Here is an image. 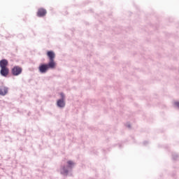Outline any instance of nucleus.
I'll list each match as a JSON object with an SVG mask.
<instances>
[{
    "mask_svg": "<svg viewBox=\"0 0 179 179\" xmlns=\"http://www.w3.org/2000/svg\"><path fill=\"white\" fill-rule=\"evenodd\" d=\"M53 63L42 64L39 66L38 69L41 73H45L48 69H55Z\"/></svg>",
    "mask_w": 179,
    "mask_h": 179,
    "instance_id": "nucleus-2",
    "label": "nucleus"
},
{
    "mask_svg": "<svg viewBox=\"0 0 179 179\" xmlns=\"http://www.w3.org/2000/svg\"><path fill=\"white\" fill-rule=\"evenodd\" d=\"M175 106L179 108V102L178 101L175 102Z\"/></svg>",
    "mask_w": 179,
    "mask_h": 179,
    "instance_id": "nucleus-11",
    "label": "nucleus"
},
{
    "mask_svg": "<svg viewBox=\"0 0 179 179\" xmlns=\"http://www.w3.org/2000/svg\"><path fill=\"white\" fill-rule=\"evenodd\" d=\"M62 174H68V170L65 169V167L62 169Z\"/></svg>",
    "mask_w": 179,
    "mask_h": 179,
    "instance_id": "nucleus-9",
    "label": "nucleus"
},
{
    "mask_svg": "<svg viewBox=\"0 0 179 179\" xmlns=\"http://www.w3.org/2000/svg\"><path fill=\"white\" fill-rule=\"evenodd\" d=\"M47 15V10L44 8H39L37 12V16L38 17H43V16H45Z\"/></svg>",
    "mask_w": 179,
    "mask_h": 179,
    "instance_id": "nucleus-5",
    "label": "nucleus"
},
{
    "mask_svg": "<svg viewBox=\"0 0 179 179\" xmlns=\"http://www.w3.org/2000/svg\"><path fill=\"white\" fill-rule=\"evenodd\" d=\"M67 164H68V169H72V167H73V166L75 165V163H73V162L72 161H68Z\"/></svg>",
    "mask_w": 179,
    "mask_h": 179,
    "instance_id": "nucleus-8",
    "label": "nucleus"
},
{
    "mask_svg": "<svg viewBox=\"0 0 179 179\" xmlns=\"http://www.w3.org/2000/svg\"><path fill=\"white\" fill-rule=\"evenodd\" d=\"M8 65H9L8 60L3 59L0 61V73L1 76H4L5 78L9 75V68H8Z\"/></svg>",
    "mask_w": 179,
    "mask_h": 179,
    "instance_id": "nucleus-1",
    "label": "nucleus"
},
{
    "mask_svg": "<svg viewBox=\"0 0 179 179\" xmlns=\"http://www.w3.org/2000/svg\"><path fill=\"white\" fill-rule=\"evenodd\" d=\"M60 96L62 97V100H65V95H64V93H61Z\"/></svg>",
    "mask_w": 179,
    "mask_h": 179,
    "instance_id": "nucleus-10",
    "label": "nucleus"
},
{
    "mask_svg": "<svg viewBox=\"0 0 179 179\" xmlns=\"http://www.w3.org/2000/svg\"><path fill=\"white\" fill-rule=\"evenodd\" d=\"M8 93V87H0V95L1 96H5Z\"/></svg>",
    "mask_w": 179,
    "mask_h": 179,
    "instance_id": "nucleus-6",
    "label": "nucleus"
},
{
    "mask_svg": "<svg viewBox=\"0 0 179 179\" xmlns=\"http://www.w3.org/2000/svg\"><path fill=\"white\" fill-rule=\"evenodd\" d=\"M57 106L58 107H65V101H64V99H59L57 101Z\"/></svg>",
    "mask_w": 179,
    "mask_h": 179,
    "instance_id": "nucleus-7",
    "label": "nucleus"
},
{
    "mask_svg": "<svg viewBox=\"0 0 179 179\" xmlns=\"http://www.w3.org/2000/svg\"><path fill=\"white\" fill-rule=\"evenodd\" d=\"M23 72V69L21 66H15L11 69V73L13 75V76H19Z\"/></svg>",
    "mask_w": 179,
    "mask_h": 179,
    "instance_id": "nucleus-4",
    "label": "nucleus"
},
{
    "mask_svg": "<svg viewBox=\"0 0 179 179\" xmlns=\"http://www.w3.org/2000/svg\"><path fill=\"white\" fill-rule=\"evenodd\" d=\"M47 56L48 57L50 62L49 64H53L54 66H57V63L54 60L55 59V52L54 51L50 50L47 52Z\"/></svg>",
    "mask_w": 179,
    "mask_h": 179,
    "instance_id": "nucleus-3",
    "label": "nucleus"
}]
</instances>
